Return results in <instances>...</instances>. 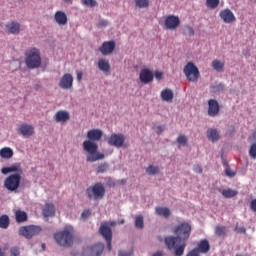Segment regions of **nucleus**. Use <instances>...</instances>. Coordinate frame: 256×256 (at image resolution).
Wrapping results in <instances>:
<instances>
[{
	"mask_svg": "<svg viewBox=\"0 0 256 256\" xmlns=\"http://www.w3.org/2000/svg\"><path fill=\"white\" fill-rule=\"evenodd\" d=\"M207 138L209 141H212V143H215L219 139H221V135L219 134V131L215 128H209L207 130Z\"/></svg>",
	"mask_w": 256,
	"mask_h": 256,
	"instance_id": "23",
	"label": "nucleus"
},
{
	"mask_svg": "<svg viewBox=\"0 0 256 256\" xmlns=\"http://www.w3.org/2000/svg\"><path fill=\"white\" fill-rule=\"evenodd\" d=\"M21 185V174H11L4 180V187L10 193H17V189H19Z\"/></svg>",
	"mask_w": 256,
	"mask_h": 256,
	"instance_id": "6",
	"label": "nucleus"
},
{
	"mask_svg": "<svg viewBox=\"0 0 256 256\" xmlns=\"http://www.w3.org/2000/svg\"><path fill=\"white\" fill-rule=\"evenodd\" d=\"M154 77L153 72L147 68L142 69L139 74V80L141 83H144V85L151 83Z\"/></svg>",
	"mask_w": 256,
	"mask_h": 256,
	"instance_id": "16",
	"label": "nucleus"
},
{
	"mask_svg": "<svg viewBox=\"0 0 256 256\" xmlns=\"http://www.w3.org/2000/svg\"><path fill=\"white\" fill-rule=\"evenodd\" d=\"M212 68L214 69V71L221 73L223 69H225V62H222L221 60H213Z\"/></svg>",
	"mask_w": 256,
	"mask_h": 256,
	"instance_id": "31",
	"label": "nucleus"
},
{
	"mask_svg": "<svg viewBox=\"0 0 256 256\" xmlns=\"http://www.w3.org/2000/svg\"><path fill=\"white\" fill-rule=\"evenodd\" d=\"M183 71L186 79L190 81V83H197L199 77H201L199 68H197L193 62H188Z\"/></svg>",
	"mask_w": 256,
	"mask_h": 256,
	"instance_id": "7",
	"label": "nucleus"
},
{
	"mask_svg": "<svg viewBox=\"0 0 256 256\" xmlns=\"http://www.w3.org/2000/svg\"><path fill=\"white\" fill-rule=\"evenodd\" d=\"M99 51L102 55H111L115 51V41H105L102 43Z\"/></svg>",
	"mask_w": 256,
	"mask_h": 256,
	"instance_id": "17",
	"label": "nucleus"
},
{
	"mask_svg": "<svg viewBox=\"0 0 256 256\" xmlns=\"http://www.w3.org/2000/svg\"><path fill=\"white\" fill-rule=\"evenodd\" d=\"M159 167L158 166H153V165H149L147 168H146V173L148 175H157L159 174Z\"/></svg>",
	"mask_w": 256,
	"mask_h": 256,
	"instance_id": "37",
	"label": "nucleus"
},
{
	"mask_svg": "<svg viewBox=\"0 0 256 256\" xmlns=\"http://www.w3.org/2000/svg\"><path fill=\"white\" fill-rule=\"evenodd\" d=\"M184 34L189 35V37H193V35H195V30L190 25H186L184 27Z\"/></svg>",
	"mask_w": 256,
	"mask_h": 256,
	"instance_id": "41",
	"label": "nucleus"
},
{
	"mask_svg": "<svg viewBox=\"0 0 256 256\" xmlns=\"http://www.w3.org/2000/svg\"><path fill=\"white\" fill-rule=\"evenodd\" d=\"M214 91H221V89H223V85L219 84L217 86L213 87Z\"/></svg>",
	"mask_w": 256,
	"mask_h": 256,
	"instance_id": "56",
	"label": "nucleus"
},
{
	"mask_svg": "<svg viewBox=\"0 0 256 256\" xmlns=\"http://www.w3.org/2000/svg\"><path fill=\"white\" fill-rule=\"evenodd\" d=\"M124 223H125V220L122 219V220L120 221V225H123Z\"/></svg>",
	"mask_w": 256,
	"mask_h": 256,
	"instance_id": "61",
	"label": "nucleus"
},
{
	"mask_svg": "<svg viewBox=\"0 0 256 256\" xmlns=\"http://www.w3.org/2000/svg\"><path fill=\"white\" fill-rule=\"evenodd\" d=\"M82 5H85V7H97V1L96 0H81Z\"/></svg>",
	"mask_w": 256,
	"mask_h": 256,
	"instance_id": "42",
	"label": "nucleus"
},
{
	"mask_svg": "<svg viewBox=\"0 0 256 256\" xmlns=\"http://www.w3.org/2000/svg\"><path fill=\"white\" fill-rule=\"evenodd\" d=\"M119 256H133V250L129 251V252H125L123 250L119 251Z\"/></svg>",
	"mask_w": 256,
	"mask_h": 256,
	"instance_id": "49",
	"label": "nucleus"
},
{
	"mask_svg": "<svg viewBox=\"0 0 256 256\" xmlns=\"http://www.w3.org/2000/svg\"><path fill=\"white\" fill-rule=\"evenodd\" d=\"M99 233L102 235L103 239H105L107 243V249L108 251H111V241H113V231L107 224H101L99 228Z\"/></svg>",
	"mask_w": 256,
	"mask_h": 256,
	"instance_id": "9",
	"label": "nucleus"
},
{
	"mask_svg": "<svg viewBox=\"0 0 256 256\" xmlns=\"http://www.w3.org/2000/svg\"><path fill=\"white\" fill-rule=\"evenodd\" d=\"M0 157L2 159H11L13 157V150L9 147L2 148L0 150Z\"/></svg>",
	"mask_w": 256,
	"mask_h": 256,
	"instance_id": "32",
	"label": "nucleus"
},
{
	"mask_svg": "<svg viewBox=\"0 0 256 256\" xmlns=\"http://www.w3.org/2000/svg\"><path fill=\"white\" fill-rule=\"evenodd\" d=\"M25 64L28 69H39L41 67V51L38 48L26 50Z\"/></svg>",
	"mask_w": 256,
	"mask_h": 256,
	"instance_id": "4",
	"label": "nucleus"
},
{
	"mask_svg": "<svg viewBox=\"0 0 256 256\" xmlns=\"http://www.w3.org/2000/svg\"><path fill=\"white\" fill-rule=\"evenodd\" d=\"M105 250V244L96 243L92 246H88L84 251V256H101L103 255V251Z\"/></svg>",
	"mask_w": 256,
	"mask_h": 256,
	"instance_id": "10",
	"label": "nucleus"
},
{
	"mask_svg": "<svg viewBox=\"0 0 256 256\" xmlns=\"http://www.w3.org/2000/svg\"><path fill=\"white\" fill-rule=\"evenodd\" d=\"M111 225H115V222L111 223Z\"/></svg>",
	"mask_w": 256,
	"mask_h": 256,
	"instance_id": "63",
	"label": "nucleus"
},
{
	"mask_svg": "<svg viewBox=\"0 0 256 256\" xmlns=\"http://www.w3.org/2000/svg\"><path fill=\"white\" fill-rule=\"evenodd\" d=\"M181 24L179 16L169 15L166 17L164 25L166 29L175 30Z\"/></svg>",
	"mask_w": 256,
	"mask_h": 256,
	"instance_id": "13",
	"label": "nucleus"
},
{
	"mask_svg": "<svg viewBox=\"0 0 256 256\" xmlns=\"http://www.w3.org/2000/svg\"><path fill=\"white\" fill-rule=\"evenodd\" d=\"M75 230L72 226H66L63 230L54 234V239L60 247H73Z\"/></svg>",
	"mask_w": 256,
	"mask_h": 256,
	"instance_id": "3",
	"label": "nucleus"
},
{
	"mask_svg": "<svg viewBox=\"0 0 256 256\" xmlns=\"http://www.w3.org/2000/svg\"><path fill=\"white\" fill-rule=\"evenodd\" d=\"M194 171H195V173H203V168H201V166H199V165H195Z\"/></svg>",
	"mask_w": 256,
	"mask_h": 256,
	"instance_id": "54",
	"label": "nucleus"
},
{
	"mask_svg": "<svg viewBox=\"0 0 256 256\" xmlns=\"http://www.w3.org/2000/svg\"><path fill=\"white\" fill-rule=\"evenodd\" d=\"M66 3H72L73 0H64Z\"/></svg>",
	"mask_w": 256,
	"mask_h": 256,
	"instance_id": "62",
	"label": "nucleus"
},
{
	"mask_svg": "<svg viewBox=\"0 0 256 256\" xmlns=\"http://www.w3.org/2000/svg\"><path fill=\"white\" fill-rule=\"evenodd\" d=\"M225 175L227 177H235L236 173L234 171H232L229 166H227L226 170H225Z\"/></svg>",
	"mask_w": 256,
	"mask_h": 256,
	"instance_id": "46",
	"label": "nucleus"
},
{
	"mask_svg": "<svg viewBox=\"0 0 256 256\" xmlns=\"http://www.w3.org/2000/svg\"><path fill=\"white\" fill-rule=\"evenodd\" d=\"M125 143V135L123 134H112L108 138V145L112 147L120 148Z\"/></svg>",
	"mask_w": 256,
	"mask_h": 256,
	"instance_id": "14",
	"label": "nucleus"
},
{
	"mask_svg": "<svg viewBox=\"0 0 256 256\" xmlns=\"http://www.w3.org/2000/svg\"><path fill=\"white\" fill-rule=\"evenodd\" d=\"M135 227L136 229H143V227H145V223L141 215L135 217Z\"/></svg>",
	"mask_w": 256,
	"mask_h": 256,
	"instance_id": "38",
	"label": "nucleus"
},
{
	"mask_svg": "<svg viewBox=\"0 0 256 256\" xmlns=\"http://www.w3.org/2000/svg\"><path fill=\"white\" fill-rule=\"evenodd\" d=\"M105 186L101 182L95 183L93 186H90L86 189V195L88 199H103L105 197Z\"/></svg>",
	"mask_w": 256,
	"mask_h": 256,
	"instance_id": "5",
	"label": "nucleus"
},
{
	"mask_svg": "<svg viewBox=\"0 0 256 256\" xmlns=\"http://www.w3.org/2000/svg\"><path fill=\"white\" fill-rule=\"evenodd\" d=\"M54 19L58 25H65L68 21L67 14L63 11H57L54 15Z\"/></svg>",
	"mask_w": 256,
	"mask_h": 256,
	"instance_id": "26",
	"label": "nucleus"
},
{
	"mask_svg": "<svg viewBox=\"0 0 256 256\" xmlns=\"http://www.w3.org/2000/svg\"><path fill=\"white\" fill-rule=\"evenodd\" d=\"M44 217H55V205L46 203L43 208Z\"/></svg>",
	"mask_w": 256,
	"mask_h": 256,
	"instance_id": "27",
	"label": "nucleus"
},
{
	"mask_svg": "<svg viewBox=\"0 0 256 256\" xmlns=\"http://www.w3.org/2000/svg\"><path fill=\"white\" fill-rule=\"evenodd\" d=\"M1 173L3 175H7L8 173H17L18 175H21V173H23V169L21 168L20 163H16L9 167H3L1 169Z\"/></svg>",
	"mask_w": 256,
	"mask_h": 256,
	"instance_id": "20",
	"label": "nucleus"
},
{
	"mask_svg": "<svg viewBox=\"0 0 256 256\" xmlns=\"http://www.w3.org/2000/svg\"><path fill=\"white\" fill-rule=\"evenodd\" d=\"M250 207H251L252 211H254L256 213V199H253L251 201Z\"/></svg>",
	"mask_w": 256,
	"mask_h": 256,
	"instance_id": "53",
	"label": "nucleus"
},
{
	"mask_svg": "<svg viewBox=\"0 0 256 256\" xmlns=\"http://www.w3.org/2000/svg\"><path fill=\"white\" fill-rule=\"evenodd\" d=\"M60 89L68 90L73 88V74L65 73L58 83Z\"/></svg>",
	"mask_w": 256,
	"mask_h": 256,
	"instance_id": "12",
	"label": "nucleus"
},
{
	"mask_svg": "<svg viewBox=\"0 0 256 256\" xmlns=\"http://www.w3.org/2000/svg\"><path fill=\"white\" fill-rule=\"evenodd\" d=\"M219 193H221V195H223V197H225V199H231L233 197H236V195H238L239 192H237L236 190H233L231 188L228 189H218Z\"/></svg>",
	"mask_w": 256,
	"mask_h": 256,
	"instance_id": "29",
	"label": "nucleus"
},
{
	"mask_svg": "<svg viewBox=\"0 0 256 256\" xmlns=\"http://www.w3.org/2000/svg\"><path fill=\"white\" fill-rule=\"evenodd\" d=\"M41 247H42V251H45V243H42V245H41Z\"/></svg>",
	"mask_w": 256,
	"mask_h": 256,
	"instance_id": "58",
	"label": "nucleus"
},
{
	"mask_svg": "<svg viewBox=\"0 0 256 256\" xmlns=\"http://www.w3.org/2000/svg\"><path fill=\"white\" fill-rule=\"evenodd\" d=\"M215 234L218 237H225V235H227V227H225V226H216Z\"/></svg>",
	"mask_w": 256,
	"mask_h": 256,
	"instance_id": "35",
	"label": "nucleus"
},
{
	"mask_svg": "<svg viewBox=\"0 0 256 256\" xmlns=\"http://www.w3.org/2000/svg\"><path fill=\"white\" fill-rule=\"evenodd\" d=\"M173 97H174L173 91L169 88H166L161 92L162 101H166L167 103H171V101H173Z\"/></svg>",
	"mask_w": 256,
	"mask_h": 256,
	"instance_id": "28",
	"label": "nucleus"
},
{
	"mask_svg": "<svg viewBox=\"0 0 256 256\" xmlns=\"http://www.w3.org/2000/svg\"><path fill=\"white\" fill-rule=\"evenodd\" d=\"M155 79H157V81H161V79H163V72L161 71H156L154 74Z\"/></svg>",
	"mask_w": 256,
	"mask_h": 256,
	"instance_id": "48",
	"label": "nucleus"
},
{
	"mask_svg": "<svg viewBox=\"0 0 256 256\" xmlns=\"http://www.w3.org/2000/svg\"><path fill=\"white\" fill-rule=\"evenodd\" d=\"M6 31L9 35H19L21 33V24L17 21H11L6 24Z\"/></svg>",
	"mask_w": 256,
	"mask_h": 256,
	"instance_id": "18",
	"label": "nucleus"
},
{
	"mask_svg": "<svg viewBox=\"0 0 256 256\" xmlns=\"http://www.w3.org/2000/svg\"><path fill=\"white\" fill-rule=\"evenodd\" d=\"M191 224L188 222H181L179 225L173 228V233L176 236H167L164 239V243L169 251H174L175 256H183L185 248L187 247V241L191 237L192 231Z\"/></svg>",
	"mask_w": 256,
	"mask_h": 256,
	"instance_id": "1",
	"label": "nucleus"
},
{
	"mask_svg": "<svg viewBox=\"0 0 256 256\" xmlns=\"http://www.w3.org/2000/svg\"><path fill=\"white\" fill-rule=\"evenodd\" d=\"M71 119V116L69 115V112L65 110H60L55 115V121L57 123H67Z\"/></svg>",
	"mask_w": 256,
	"mask_h": 256,
	"instance_id": "22",
	"label": "nucleus"
},
{
	"mask_svg": "<svg viewBox=\"0 0 256 256\" xmlns=\"http://www.w3.org/2000/svg\"><path fill=\"white\" fill-rule=\"evenodd\" d=\"M98 68L103 73H109L111 71V64H109V60L101 58L98 60Z\"/></svg>",
	"mask_w": 256,
	"mask_h": 256,
	"instance_id": "25",
	"label": "nucleus"
},
{
	"mask_svg": "<svg viewBox=\"0 0 256 256\" xmlns=\"http://www.w3.org/2000/svg\"><path fill=\"white\" fill-rule=\"evenodd\" d=\"M110 187H115V182H110Z\"/></svg>",
	"mask_w": 256,
	"mask_h": 256,
	"instance_id": "60",
	"label": "nucleus"
},
{
	"mask_svg": "<svg viewBox=\"0 0 256 256\" xmlns=\"http://www.w3.org/2000/svg\"><path fill=\"white\" fill-rule=\"evenodd\" d=\"M249 143H252L249 148V155L251 159H256V132L248 137Z\"/></svg>",
	"mask_w": 256,
	"mask_h": 256,
	"instance_id": "21",
	"label": "nucleus"
},
{
	"mask_svg": "<svg viewBox=\"0 0 256 256\" xmlns=\"http://www.w3.org/2000/svg\"><path fill=\"white\" fill-rule=\"evenodd\" d=\"M21 255V251H19V247L14 246L10 249V256H19Z\"/></svg>",
	"mask_w": 256,
	"mask_h": 256,
	"instance_id": "44",
	"label": "nucleus"
},
{
	"mask_svg": "<svg viewBox=\"0 0 256 256\" xmlns=\"http://www.w3.org/2000/svg\"><path fill=\"white\" fill-rule=\"evenodd\" d=\"M219 17L223 21V23H226L228 25H231L232 23H235V21H237V17H235V14L229 8L221 10L219 12Z\"/></svg>",
	"mask_w": 256,
	"mask_h": 256,
	"instance_id": "11",
	"label": "nucleus"
},
{
	"mask_svg": "<svg viewBox=\"0 0 256 256\" xmlns=\"http://www.w3.org/2000/svg\"><path fill=\"white\" fill-rule=\"evenodd\" d=\"M0 256H5V253L3 252V250H1V248H0Z\"/></svg>",
	"mask_w": 256,
	"mask_h": 256,
	"instance_id": "59",
	"label": "nucleus"
},
{
	"mask_svg": "<svg viewBox=\"0 0 256 256\" xmlns=\"http://www.w3.org/2000/svg\"><path fill=\"white\" fill-rule=\"evenodd\" d=\"M186 256H199V249H192Z\"/></svg>",
	"mask_w": 256,
	"mask_h": 256,
	"instance_id": "47",
	"label": "nucleus"
},
{
	"mask_svg": "<svg viewBox=\"0 0 256 256\" xmlns=\"http://www.w3.org/2000/svg\"><path fill=\"white\" fill-rule=\"evenodd\" d=\"M101 137H103V131L101 129H92L87 132V138L89 140L83 142V149L88 153L86 157L88 163H95V161L105 159V154L97 152L99 151V145L95 143V141H101Z\"/></svg>",
	"mask_w": 256,
	"mask_h": 256,
	"instance_id": "2",
	"label": "nucleus"
},
{
	"mask_svg": "<svg viewBox=\"0 0 256 256\" xmlns=\"http://www.w3.org/2000/svg\"><path fill=\"white\" fill-rule=\"evenodd\" d=\"M17 223H25L27 221V213L21 210L16 211L15 213Z\"/></svg>",
	"mask_w": 256,
	"mask_h": 256,
	"instance_id": "33",
	"label": "nucleus"
},
{
	"mask_svg": "<svg viewBox=\"0 0 256 256\" xmlns=\"http://www.w3.org/2000/svg\"><path fill=\"white\" fill-rule=\"evenodd\" d=\"M152 256H163V251L155 252Z\"/></svg>",
	"mask_w": 256,
	"mask_h": 256,
	"instance_id": "57",
	"label": "nucleus"
},
{
	"mask_svg": "<svg viewBox=\"0 0 256 256\" xmlns=\"http://www.w3.org/2000/svg\"><path fill=\"white\" fill-rule=\"evenodd\" d=\"M177 143H179V145H183L185 147L187 145V137L185 135L178 136Z\"/></svg>",
	"mask_w": 256,
	"mask_h": 256,
	"instance_id": "43",
	"label": "nucleus"
},
{
	"mask_svg": "<svg viewBox=\"0 0 256 256\" xmlns=\"http://www.w3.org/2000/svg\"><path fill=\"white\" fill-rule=\"evenodd\" d=\"M109 25V21L107 20H100L98 23V27H107Z\"/></svg>",
	"mask_w": 256,
	"mask_h": 256,
	"instance_id": "50",
	"label": "nucleus"
},
{
	"mask_svg": "<svg viewBox=\"0 0 256 256\" xmlns=\"http://www.w3.org/2000/svg\"><path fill=\"white\" fill-rule=\"evenodd\" d=\"M198 253H209L211 251V244H209V240L203 239L198 243Z\"/></svg>",
	"mask_w": 256,
	"mask_h": 256,
	"instance_id": "24",
	"label": "nucleus"
},
{
	"mask_svg": "<svg viewBox=\"0 0 256 256\" xmlns=\"http://www.w3.org/2000/svg\"><path fill=\"white\" fill-rule=\"evenodd\" d=\"M136 7L139 9H145L149 7V0H134Z\"/></svg>",
	"mask_w": 256,
	"mask_h": 256,
	"instance_id": "39",
	"label": "nucleus"
},
{
	"mask_svg": "<svg viewBox=\"0 0 256 256\" xmlns=\"http://www.w3.org/2000/svg\"><path fill=\"white\" fill-rule=\"evenodd\" d=\"M219 0H206V7L209 9H217L219 7Z\"/></svg>",
	"mask_w": 256,
	"mask_h": 256,
	"instance_id": "40",
	"label": "nucleus"
},
{
	"mask_svg": "<svg viewBox=\"0 0 256 256\" xmlns=\"http://www.w3.org/2000/svg\"><path fill=\"white\" fill-rule=\"evenodd\" d=\"M255 1V3H256V0H254Z\"/></svg>",
	"mask_w": 256,
	"mask_h": 256,
	"instance_id": "64",
	"label": "nucleus"
},
{
	"mask_svg": "<svg viewBox=\"0 0 256 256\" xmlns=\"http://www.w3.org/2000/svg\"><path fill=\"white\" fill-rule=\"evenodd\" d=\"M91 217V210H84L81 214V218L85 221Z\"/></svg>",
	"mask_w": 256,
	"mask_h": 256,
	"instance_id": "45",
	"label": "nucleus"
},
{
	"mask_svg": "<svg viewBox=\"0 0 256 256\" xmlns=\"http://www.w3.org/2000/svg\"><path fill=\"white\" fill-rule=\"evenodd\" d=\"M41 231V226H21L18 230V235H20L21 237H25V239H33V237H35V235H39Z\"/></svg>",
	"mask_w": 256,
	"mask_h": 256,
	"instance_id": "8",
	"label": "nucleus"
},
{
	"mask_svg": "<svg viewBox=\"0 0 256 256\" xmlns=\"http://www.w3.org/2000/svg\"><path fill=\"white\" fill-rule=\"evenodd\" d=\"M155 211H156V214L159 215V217H165V219H168V217H171V210L167 207H156Z\"/></svg>",
	"mask_w": 256,
	"mask_h": 256,
	"instance_id": "30",
	"label": "nucleus"
},
{
	"mask_svg": "<svg viewBox=\"0 0 256 256\" xmlns=\"http://www.w3.org/2000/svg\"><path fill=\"white\" fill-rule=\"evenodd\" d=\"M18 133L23 137H31L35 133V128L31 124H22L18 128Z\"/></svg>",
	"mask_w": 256,
	"mask_h": 256,
	"instance_id": "19",
	"label": "nucleus"
},
{
	"mask_svg": "<svg viewBox=\"0 0 256 256\" xmlns=\"http://www.w3.org/2000/svg\"><path fill=\"white\" fill-rule=\"evenodd\" d=\"M76 75H77V81H82L83 80V72L78 71L76 73Z\"/></svg>",
	"mask_w": 256,
	"mask_h": 256,
	"instance_id": "55",
	"label": "nucleus"
},
{
	"mask_svg": "<svg viewBox=\"0 0 256 256\" xmlns=\"http://www.w3.org/2000/svg\"><path fill=\"white\" fill-rule=\"evenodd\" d=\"M9 216L7 215H2L0 216V228L1 229H7L9 227Z\"/></svg>",
	"mask_w": 256,
	"mask_h": 256,
	"instance_id": "34",
	"label": "nucleus"
},
{
	"mask_svg": "<svg viewBox=\"0 0 256 256\" xmlns=\"http://www.w3.org/2000/svg\"><path fill=\"white\" fill-rule=\"evenodd\" d=\"M234 231H236L237 233H247V229H245V227H235Z\"/></svg>",
	"mask_w": 256,
	"mask_h": 256,
	"instance_id": "51",
	"label": "nucleus"
},
{
	"mask_svg": "<svg viewBox=\"0 0 256 256\" xmlns=\"http://www.w3.org/2000/svg\"><path fill=\"white\" fill-rule=\"evenodd\" d=\"M155 131H156L157 135H161V133L163 131H165V127L164 126H157Z\"/></svg>",
	"mask_w": 256,
	"mask_h": 256,
	"instance_id": "52",
	"label": "nucleus"
},
{
	"mask_svg": "<svg viewBox=\"0 0 256 256\" xmlns=\"http://www.w3.org/2000/svg\"><path fill=\"white\" fill-rule=\"evenodd\" d=\"M109 164L107 162L100 163L96 168V173H107Z\"/></svg>",
	"mask_w": 256,
	"mask_h": 256,
	"instance_id": "36",
	"label": "nucleus"
},
{
	"mask_svg": "<svg viewBox=\"0 0 256 256\" xmlns=\"http://www.w3.org/2000/svg\"><path fill=\"white\" fill-rule=\"evenodd\" d=\"M219 111H221V108L219 106V102L215 99H210L208 101V115L209 117H217L219 115Z\"/></svg>",
	"mask_w": 256,
	"mask_h": 256,
	"instance_id": "15",
	"label": "nucleus"
}]
</instances>
